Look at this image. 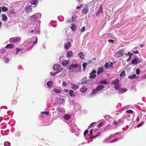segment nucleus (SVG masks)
<instances>
[{
  "instance_id": "61",
  "label": "nucleus",
  "mask_w": 146,
  "mask_h": 146,
  "mask_svg": "<svg viewBox=\"0 0 146 146\" xmlns=\"http://www.w3.org/2000/svg\"><path fill=\"white\" fill-rule=\"evenodd\" d=\"M21 135V133L19 131H17L15 133V136H17V137H19V136Z\"/></svg>"
},
{
  "instance_id": "59",
  "label": "nucleus",
  "mask_w": 146,
  "mask_h": 146,
  "mask_svg": "<svg viewBox=\"0 0 146 146\" xmlns=\"http://www.w3.org/2000/svg\"><path fill=\"white\" fill-rule=\"evenodd\" d=\"M77 18V16L75 15H73L72 19L73 20L75 21L76 19V18Z\"/></svg>"
},
{
  "instance_id": "50",
  "label": "nucleus",
  "mask_w": 146,
  "mask_h": 146,
  "mask_svg": "<svg viewBox=\"0 0 146 146\" xmlns=\"http://www.w3.org/2000/svg\"><path fill=\"white\" fill-rule=\"evenodd\" d=\"M75 131V134L76 136H78L80 134L78 130V129H76L74 131Z\"/></svg>"
},
{
  "instance_id": "36",
  "label": "nucleus",
  "mask_w": 146,
  "mask_h": 146,
  "mask_svg": "<svg viewBox=\"0 0 146 146\" xmlns=\"http://www.w3.org/2000/svg\"><path fill=\"white\" fill-rule=\"evenodd\" d=\"M71 45L70 42H67L65 46V47L66 49H68L70 48Z\"/></svg>"
},
{
  "instance_id": "24",
  "label": "nucleus",
  "mask_w": 146,
  "mask_h": 146,
  "mask_svg": "<svg viewBox=\"0 0 146 146\" xmlns=\"http://www.w3.org/2000/svg\"><path fill=\"white\" fill-rule=\"evenodd\" d=\"M71 85V88L74 90H76L79 88L78 86L75 84H72Z\"/></svg>"
},
{
  "instance_id": "26",
  "label": "nucleus",
  "mask_w": 146,
  "mask_h": 146,
  "mask_svg": "<svg viewBox=\"0 0 146 146\" xmlns=\"http://www.w3.org/2000/svg\"><path fill=\"white\" fill-rule=\"evenodd\" d=\"M68 94L71 97H74L75 96L74 91L72 90H70L69 91Z\"/></svg>"
},
{
  "instance_id": "46",
  "label": "nucleus",
  "mask_w": 146,
  "mask_h": 146,
  "mask_svg": "<svg viewBox=\"0 0 146 146\" xmlns=\"http://www.w3.org/2000/svg\"><path fill=\"white\" fill-rule=\"evenodd\" d=\"M58 18L60 21H63L64 20V17L62 15L58 16Z\"/></svg>"
},
{
  "instance_id": "30",
  "label": "nucleus",
  "mask_w": 146,
  "mask_h": 146,
  "mask_svg": "<svg viewBox=\"0 0 146 146\" xmlns=\"http://www.w3.org/2000/svg\"><path fill=\"white\" fill-rule=\"evenodd\" d=\"M78 56L79 57L82 59H84V55L83 54V53L81 52H80L78 54Z\"/></svg>"
},
{
  "instance_id": "40",
  "label": "nucleus",
  "mask_w": 146,
  "mask_h": 146,
  "mask_svg": "<svg viewBox=\"0 0 146 146\" xmlns=\"http://www.w3.org/2000/svg\"><path fill=\"white\" fill-rule=\"evenodd\" d=\"M76 27V26L75 24H73L70 27L72 30L73 31H74L75 30Z\"/></svg>"
},
{
  "instance_id": "16",
  "label": "nucleus",
  "mask_w": 146,
  "mask_h": 146,
  "mask_svg": "<svg viewBox=\"0 0 146 146\" xmlns=\"http://www.w3.org/2000/svg\"><path fill=\"white\" fill-rule=\"evenodd\" d=\"M103 6L102 5H101L100 9H99L98 11L96 13V15L97 16H99L100 14L102 13L103 12Z\"/></svg>"
},
{
  "instance_id": "2",
  "label": "nucleus",
  "mask_w": 146,
  "mask_h": 146,
  "mask_svg": "<svg viewBox=\"0 0 146 146\" xmlns=\"http://www.w3.org/2000/svg\"><path fill=\"white\" fill-rule=\"evenodd\" d=\"M93 83V80L88 79L87 80L82 81V82L81 84L85 85L84 86L86 87H88V88H92Z\"/></svg>"
},
{
  "instance_id": "11",
  "label": "nucleus",
  "mask_w": 146,
  "mask_h": 146,
  "mask_svg": "<svg viewBox=\"0 0 146 146\" xmlns=\"http://www.w3.org/2000/svg\"><path fill=\"white\" fill-rule=\"evenodd\" d=\"M65 99L63 96L59 97L58 100V102L59 104H63L65 103Z\"/></svg>"
},
{
  "instance_id": "27",
  "label": "nucleus",
  "mask_w": 146,
  "mask_h": 146,
  "mask_svg": "<svg viewBox=\"0 0 146 146\" xmlns=\"http://www.w3.org/2000/svg\"><path fill=\"white\" fill-rule=\"evenodd\" d=\"M30 19L32 21H35L37 19V17L36 16V14H34L31 17Z\"/></svg>"
},
{
  "instance_id": "33",
  "label": "nucleus",
  "mask_w": 146,
  "mask_h": 146,
  "mask_svg": "<svg viewBox=\"0 0 146 146\" xmlns=\"http://www.w3.org/2000/svg\"><path fill=\"white\" fill-rule=\"evenodd\" d=\"M32 8L30 6L27 7L25 9L26 11L27 12H30L31 11Z\"/></svg>"
},
{
  "instance_id": "31",
  "label": "nucleus",
  "mask_w": 146,
  "mask_h": 146,
  "mask_svg": "<svg viewBox=\"0 0 146 146\" xmlns=\"http://www.w3.org/2000/svg\"><path fill=\"white\" fill-rule=\"evenodd\" d=\"M103 68L102 67H100L99 68L97 71V74L98 75L100 73L103 72Z\"/></svg>"
},
{
  "instance_id": "5",
  "label": "nucleus",
  "mask_w": 146,
  "mask_h": 146,
  "mask_svg": "<svg viewBox=\"0 0 146 146\" xmlns=\"http://www.w3.org/2000/svg\"><path fill=\"white\" fill-rule=\"evenodd\" d=\"M25 48H19L17 47L15 48L16 52L15 54L16 55H18L19 56H21L26 51V50H25Z\"/></svg>"
},
{
  "instance_id": "10",
  "label": "nucleus",
  "mask_w": 146,
  "mask_h": 146,
  "mask_svg": "<svg viewBox=\"0 0 146 146\" xmlns=\"http://www.w3.org/2000/svg\"><path fill=\"white\" fill-rule=\"evenodd\" d=\"M96 72L95 70H93L92 72L90 73V76L89 78L92 79H94L96 76V75L95 74Z\"/></svg>"
},
{
  "instance_id": "43",
  "label": "nucleus",
  "mask_w": 146,
  "mask_h": 146,
  "mask_svg": "<svg viewBox=\"0 0 146 146\" xmlns=\"http://www.w3.org/2000/svg\"><path fill=\"white\" fill-rule=\"evenodd\" d=\"M5 52V49H2L0 50V57L1 58L2 57V56H1V55H2V54H4Z\"/></svg>"
},
{
  "instance_id": "39",
  "label": "nucleus",
  "mask_w": 146,
  "mask_h": 146,
  "mask_svg": "<svg viewBox=\"0 0 146 146\" xmlns=\"http://www.w3.org/2000/svg\"><path fill=\"white\" fill-rule=\"evenodd\" d=\"M101 84H107V82L106 80H101L99 82Z\"/></svg>"
},
{
  "instance_id": "4",
  "label": "nucleus",
  "mask_w": 146,
  "mask_h": 146,
  "mask_svg": "<svg viewBox=\"0 0 146 146\" xmlns=\"http://www.w3.org/2000/svg\"><path fill=\"white\" fill-rule=\"evenodd\" d=\"M21 38L19 37H16L14 38H10L9 41L10 43H13L15 44H18L21 41Z\"/></svg>"
},
{
  "instance_id": "44",
  "label": "nucleus",
  "mask_w": 146,
  "mask_h": 146,
  "mask_svg": "<svg viewBox=\"0 0 146 146\" xmlns=\"http://www.w3.org/2000/svg\"><path fill=\"white\" fill-rule=\"evenodd\" d=\"M108 121L110 123L111 122L113 124H115V122L116 121L114 120V119L111 117L108 120Z\"/></svg>"
},
{
  "instance_id": "19",
  "label": "nucleus",
  "mask_w": 146,
  "mask_h": 146,
  "mask_svg": "<svg viewBox=\"0 0 146 146\" xmlns=\"http://www.w3.org/2000/svg\"><path fill=\"white\" fill-rule=\"evenodd\" d=\"M104 88V86L102 85H98L96 89L97 91L98 92L100 91L103 89Z\"/></svg>"
},
{
  "instance_id": "63",
  "label": "nucleus",
  "mask_w": 146,
  "mask_h": 146,
  "mask_svg": "<svg viewBox=\"0 0 146 146\" xmlns=\"http://www.w3.org/2000/svg\"><path fill=\"white\" fill-rule=\"evenodd\" d=\"M143 124H144V122H141V123H140L138 124L137 125V127H140Z\"/></svg>"
},
{
  "instance_id": "14",
  "label": "nucleus",
  "mask_w": 146,
  "mask_h": 146,
  "mask_svg": "<svg viewBox=\"0 0 146 146\" xmlns=\"http://www.w3.org/2000/svg\"><path fill=\"white\" fill-rule=\"evenodd\" d=\"M140 62V60L137 58L135 57L132 61V64H137L138 63Z\"/></svg>"
},
{
  "instance_id": "15",
  "label": "nucleus",
  "mask_w": 146,
  "mask_h": 146,
  "mask_svg": "<svg viewBox=\"0 0 146 146\" xmlns=\"http://www.w3.org/2000/svg\"><path fill=\"white\" fill-rule=\"evenodd\" d=\"M78 67V66L76 64H74L70 65L68 67V69L70 70H74L76 69Z\"/></svg>"
},
{
  "instance_id": "7",
  "label": "nucleus",
  "mask_w": 146,
  "mask_h": 146,
  "mask_svg": "<svg viewBox=\"0 0 146 146\" xmlns=\"http://www.w3.org/2000/svg\"><path fill=\"white\" fill-rule=\"evenodd\" d=\"M71 116L68 114H65L63 115V117L61 118L64 122L65 123L68 122V121L70 118Z\"/></svg>"
},
{
  "instance_id": "58",
  "label": "nucleus",
  "mask_w": 146,
  "mask_h": 146,
  "mask_svg": "<svg viewBox=\"0 0 146 146\" xmlns=\"http://www.w3.org/2000/svg\"><path fill=\"white\" fill-rule=\"evenodd\" d=\"M67 84V83L65 81H63L62 82V86L63 87H66Z\"/></svg>"
},
{
  "instance_id": "25",
  "label": "nucleus",
  "mask_w": 146,
  "mask_h": 146,
  "mask_svg": "<svg viewBox=\"0 0 146 146\" xmlns=\"http://www.w3.org/2000/svg\"><path fill=\"white\" fill-rule=\"evenodd\" d=\"M88 11V8L87 7H84L82 11V13L84 14H86Z\"/></svg>"
},
{
  "instance_id": "17",
  "label": "nucleus",
  "mask_w": 146,
  "mask_h": 146,
  "mask_svg": "<svg viewBox=\"0 0 146 146\" xmlns=\"http://www.w3.org/2000/svg\"><path fill=\"white\" fill-rule=\"evenodd\" d=\"M46 85L49 89L52 88L53 85V82L52 81H48L46 83Z\"/></svg>"
},
{
  "instance_id": "12",
  "label": "nucleus",
  "mask_w": 146,
  "mask_h": 146,
  "mask_svg": "<svg viewBox=\"0 0 146 146\" xmlns=\"http://www.w3.org/2000/svg\"><path fill=\"white\" fill-rule=\"evenodd\" d=\"M114 122L116 126H118L119 125H121L124 123L123 118H121L119 121H116Z\"/></svg>"
},
{
  "instance_id": "62",
  "label": "nucleus",
  "mask_w": 146,
  "mask_h": 146,
  "mask_svg": "<svg viewBox=\"0 0 146 146\" xmlns=\"http://www.w3.org/2000/svg\"><path fill=\"white\" fill-rule=\"evenodd\" d=\"M140 70L139 68H137L136 69V72L137 75H139L140 73Z\"/></svg>"
},
{
  "instance_id": "57",
  "label": "nucleus",
  "mask_w": 146,
  "mask_h": 146,
  "mask_svg": "<svg viewBox=\"0 0 146 146\" xmlns=\"http://www.w3.org/2000/svg\"><path fill=\"white\" fill-rule=\"evenodd\" d=\"M2 10L3 11L6 12L8 10V9L7 8L4 7H2Z\"/></svg>"
},
{
  "instance_id": "60",
  "label": "nucleus",
  "mask_w": 146,
  "mask_h": 146,
  "mask_svg": "<svg viewBox=\"0 0 146 146\" xmlns=\"http://www.w3.org/2000/svg\"><path fill=\"white\" fill-rule=\"evenodd\" d=\"M120 86L119 84H118L115 85V88L117 90H119V89Z\"/></svg>"
},
{
  "instance_id": "54",
  "label": "nucleus",
  "mask_w": 146,
  "mask_h": 146,
  "mask_svg": "<svg viewBox=\"0 0 146 146\" xmlns=\"http://www.w3.org/2000/svg\"><path fill=\"white\" fill-rule=\"evenodd\" d=\"M36 14V16L37 17V19L40 18L41 16V14L40 13H37L35 14Z\"/></svg>"
},
{
  "instance_id": "29",
  "label": "nucleus",
  "mask_w": 146,
  "mask_h": 146,
  "mask_svg": "<svg viewBox=\"0 0 146 146\" xmlns=\"http://www.w3.org/2000/svg\"><path fill=\"white\" fill-rule=\"evenodd\" d=\"M126 112L127 113H130L132 115H133V116H134L135 115V113L133 112V110H127L126 111Z\"/></svg>"
},
{
  "instance_id": "21",
  "label": "nucleus",
  "mask_w": 146,
  "mask_h": 146,
  "mask_svg": "<svg viewBox=\"0 0 146 146\" xmlns=\"http://www.w3.org/2000/svg\"><path fill=\"white\" fill-rule=\"evenodd\" d=\"M73 56V52L72 51H70L69 52H68L67 53L66 56L68 58H69Z\"/></svg>"
},
{
  "instance_id": "13",
  "label": "nucleus",
  "mask_w": 146,
  "mask_h": 146,
  "mask_svg": "<svg viewBox=\"0 0 146 146\" xmlns=\"http://www.w3.org/2000/svg\"><path fill=\"white\" fill-rule=\"evenodd\" d=\"M58 111V115H61L64 112V108H57Z\"/></svg>"
},
{
  "instance_id": "6",
  "label": "nucleus",
  "mask_w": 146,
  "mask_h": 146,
  "mask_svg": "<svg viewBox=\"0 0 146 146\" xmlns=\"http://www.w3.org/2000/svg\"><path fill=\"white\" fill-rule=\"evenodd\" d=\"M69 125L71 128V131L72 133L74 132L75 130L78 129V127L74 123H72L71 122L69 123Z\"/></svg>"
},
{
  "instance_id": "49",
  "label": "nucleus",
  "mask_w": 146,
  "mask_h": 146,
  "mask_svg": "<svg viewBox=\"0 0 146 146\" xmlns=\"http://www.w3.org/2000/svg\"><path fill=\"white\" fill-rule=\"evenodd\" d=\"M5 146H10L11 143L9 141H5L4 143Z\"/></svg>"
},
{
  "instance_id": "1",
  "label": "nucleus",
  "mask_w": 146,
  "mask_h": 146,
  "mask_svg": "<svg viewBox=\"0 0 146 146\" xmlns=\"http://www.w3.org/2000/svg\"><path fill=\"white\" fill-rule=\"evenodd\" d=\"M35 37H33L28 39L27 40L25 41L23 43L24 48H26L27 50H29L31 48H32L33 46L36 44L37 42V38L36 37L35 41L33 42V41L35 39Z\"/></svg>"
},
{
  "instance_id": "51",
  "label": "nucleus",
  "mask_w": 146,
  "mask_h": 146,
  "mask_svg": "<svg viewBox=\"0 0 146 146\" xmlns=\"http://www.w3.org/2000/svg\"><path fill=\"white\" fill-rule=\"evenodd\" d=\"M97 124V122H93V123L90 124V125L89 126L88 128H91L93 126L95 125H96Z\"/></svg>"
},
{
  "instance_id": "34",
  "label": "nucleus",
  "mask_w": 146,
  "mask_h": 146,
  "mask_svg": "<svg viewBox=\"0 0 146 146\" xmlns=\"http://www.w3.org/2000/svg\"><path fill=\"white\" fill-rule=\"evenodd\" d=\"M119 82V80L118 79H116L115 80H114L112 82V84L113 85H116L118 84V83Z\"/></svg>"
},
{
  "instance_id": "3",
  "label": "nucleus",
  "mask_w": 146,
  "mask_h": 146,
  "mask_svg": "<svg viewBox=\"0 0 146 146\" xmlns=\"http://www.w3.org/2000/svg\"><path fill=\"white\" fill-rule=\"evenodd\" d=\"M53 68L54 70L56 71V72L53 73L52 72H50L51 75L53 76L55 75L56 74L61 71L62 69L60 68V66L59 65L55 64L53 66Z\"/></svg>"
},
{
  "instance_id": "22",
  "label": "nucleus",
  "mask_w": 146,
  "mask_h": 146,
  "mask_svg": "<svg viewBox=\"0 0 146 146\" xmlns=\"http://www.w3.org/2000/svg\"><path fill=\"white\" fill-rule=\"evenodd\" d=\"M124 54V52L122 50H120L117 52V57L122 56Z\"/></svg>"
},
{
  "instance_id": "55",
  "label": "nucleus",
  "mask_w": 146,
  "mask_h": 146,
  "mask_svg": "<svg viewBox=\"0 0 146 146\" xmlns=\"http://www.w3.org/2000/svg\"><path fill=\"white\" fill-rule=\"evenodd\" d=\"M121 77H123L125 76V74L124 71H123L120 75Z\"/></svg>"
},
{
  "instance_id": "41",
  "label": "nucleus",
  "mask_w": 146,
  "mask_h": 146,
  "mask_svg": "<svg viewBox=\"0 0 146 146\" xmlns=\"http://www.w3.org/2000/svg\"><path fill=\"white\" fill-rule=\"evenodd\" d=\"M136 77V75L135 74H133L132 75H129L128 78L129 79L133 80Z\"/></svg>"
},
{
  "instance_id": "42",
  "label": "nucleus",
  "mask_w": 146,
  "mask_h": 146,
  "mask_svg": "<svg viewBox=\"0 0 146 146\" xmlns=\"http://www.w3.org/2000/svg\"><path fill=\"white\" fill-rule=\"evenodd\" d=\"M118 133H119L118 132H117V133H115L114 134H111V135H110L109 136V137H110V138H115V137H116V136H115V135H118Z\"/></svg>"
},
{
  "instance_id": "20",
  "label": "nucleus",
  "mask_w": 146,
  "mask_h": 146,
  "mask_svg": "<svg viewBox=\"0 0 146 146\" xmlns=\"http://www.w3.org/2000/svg\"><path fill=\"white\" fill-rule=\"evenodd\" d=\"M97 92L96 89H94L93 90L92 93L89 95V96L91 97L94 96L97 93Z\"/></svg>"
},
{
  "instance_id": "32",
  "label": "nucleus",
  "mask_w": 146,
  "mask_h": 146,
  "mask_svg": "<svg viewBox=\"0 0 146 146\" xmlns=\"http://www.w3.org/2000/svg\"><path fill=\"white\" fill-rule=\"evenodd\" d=\"M14 47L13 44H7L5 46V48H11Z\"/></svg>"
},
{
  "instance_id": "35",
  "label": "nucleus",
  "mask_w": 146,
  "mask_h": 146,
  "mask_svg": "<svg viewBox=\"0 0 146 146\" xmlns=\"http://www.w3.org/2000/svg\"><path fill=\"white\" fill-rule=\"evenodd\" d=\"M68 64L69 62L66 60L63 61L62 63V64L64 66H66Z\"/></svg>"
},
{
  "instance_id": "9",
  "label": "nucleus",
  "mask_w": 146,
  "mask_h": 146,
  "mask_svg": "<svg viewBox=\"0 0 146 146\" xmlns=\"http://www.w3.org/2000/svg\"><path fill=\"white\" fill-rule=\"evenodd\" d=\"M88 87H86L85 86H83L80 88V92L82 93L85 92L87 90L89 89V90L91 89L92 88H88Z\"/></svg>"
},
{
  "instance_id": "64",
  "label": "nucleus",
  "mask_w": 146,
  "mask_h": 146,
  "mask_svg": "<svg viewBox=\"0 0 146 146\" xmlns=\"http://www.w3.org/2000/svg\"><path fill=\"white\" fill-rule=\"evenodd\" d=\"M111 117L109 115H106L105 117V118L107 120H108Z\"/></svg>"
},
{
  "instance_id": "52",
  "label": "nucleus",
  "mask_w": 146,
  "mask_h": 146,
  "mask_svg": "<svg viewBox=\"0 0 146 146\" xmlns=\"http://www.w3.org/2000/svg\"><path fill=\"white\" fill-rule=\"evenodd\" d=\"M35 33L34 34L37 33L38 34H39V33L40 32L39 31V29L38 28H35Z\"/></svg>"
},
{
  "instance_id": "18",
  "label": "nucleus",
  "mask_w": 146,
  "mask_h": 146,
  "mask_svg": "<svg viewBox=\"0 0 146 146\" xmlns=\"http://www.w3.org/2000/svg\"><path fill=\"white\" fill-rule=\"evenodd\" d=\"M100 121V122L98 125L99 127H101L105 125V121L104 120L102 119L100 121H99L98 122V123Z\"/></svg>"
},
{
  "instance_id": "37",
  "label": "nucleus",
  "mask_w": 146,
  "mask_h": 146,
  "mask_svg": "<svg viewBox=\"0 0 146 146\" xmlns=\"http://www.w3.org/2000/svg\"><path fill=\"white\" fill-rule=\"evenodd\" d=\"M31 3L32 5H37L38 3L37 1V0H31Z\"/></svg>"
},
{
  "instance_id": "8",
  "label": "nucleus",
  "mask_w": 146,
  "mask_h": 146,
  "mask_svg": "<svg viewBox=\"0 0 146 146\" xmlns=\"http://www.w3.org/2000/svg\"><path fill=\"white\" fill-rule=\"evenodd\" d=\"M51 93L52 94L58 95L61 93V90L58 88H54L51 90Z\"/></svg>"
},
{
  "instance_id": "28",
  "label": "nucleus",
  "mask_w": 146,
  "mask_h": 146,
  "mask_svg": "<svg viewBox=\"0 0 146 146\" xmlns=\"http://www.w3.org/2000/svg\"><path fill=\"white\" fill-rule=\"evenodd\" d=\"M127 91V90L126 88H122L119 89V94L121 93H124L125 92Z\"/></svg>"
},
{
  "instance_id": "53",
  "label": "nucleus",
  "mask_w": 146,
  "mask_h": 146,
  "mask_svg": "<svg viewBox=\"0 0 146 146\" xmlns=\"http://www.w3.org/2000/svg\"><path fill=\"white\" fill-rule=\"evenodd\" d=\"M40 114H45L47 116H48L49 115V113L48 111H43L41 112Z\"/></svg>"
},
{
  "instance_id": "56",
  "label": "nucleus",
  "mask_w": 146,
  "mask_h": 146,
  "mask_svg": "<svg viewBox=\"0 0 146 146\" xmlns=\"http://www.w3.org/2000/svg\"><path fill=\"white\" fill-rule=\"evenodd\" d=\"M104 67L106 69H108L109 67V64L108 62H106L104 65Z\"/></svg>"
},
{
  "instance_id": "48",
  "label": "nucleus",
  "mask_w": 146,
  "mask_h": 146,
  "mask_svg": "<svg viewBox=\"0 0 146 146\" xmlns=\"http://www.w3.org/2000/svg\"><path fill=\"white\" fill-rule=\"evenodd\" d=\"M87 64L86 62H84L82 64V66L83 68V70H84L85 69V68L86 67Z\"/></svg>"
},
{
  "instance_id": "45",
  "label": "nucleus",
  "mask_w": 146,
  "mask_h": 146,
  "mask_svg": "<svg viewBox=\"0 0 146 146\" xmlns=\"http://www.w3.org/2000/svg\"><path fill=\"white\" fill-rule=\"evenodd\" d=\"M100 134V132H99L97 133V135H96L92 136H91L90 137V139H92V138H94L95 139L96 138V137H98L99 136Z\"/></svg>"
},
{
  "instance_id": "23",
  "label": "nucleus",
  "mask_w": 146,
  "mask_h": 146,
  "mask_svg": "<svg viewBox=\"0 0 146 146\" xmlns=\"http://www.w3.org/2000/svg\"><path fill=\"white\" fill-rule=\"evenodd\" d=\"M61 73L60 74V76L61 77H64L65 76L66 74V71L65 70H61Z\"/></svg>"
},
{
  "instance_id": "47",
  "label": "nucleus",
  "mask_w": 146,
  "mask_h": 146,
  "mask_svg": "<svg viewBox=\"0 0 146 146\" xmlns=\"http://www.w3.org/2000/svg\"><path fill=\"white\" fill-rule=\"evenodd\" d=\"M3 59L4 61V62L5 63H8L9 62V58H7L6 56H5L3 58Z\"/></svg>"
},
{
  "instance_id": "38",
  "label": "nucleus",
  "mask_w": 146,
  "mask_h": 146,
  "mask_svg": "<svg viewBox=\"0 0 146 146\" xmlns=\"http://www.w3.org/2000/svg\"><path fill=\"white\" fill-rule=\"evenodd\" d=\"M2 19L4 21H7V16L5 14H3L2 15Z\"/></svg>"
}]
</instances>
